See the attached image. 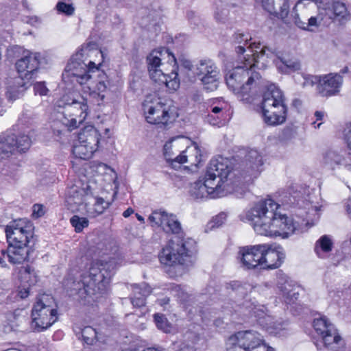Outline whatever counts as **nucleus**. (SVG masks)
I'll list each match as a JSON object with an SVG mask.
<instances>
[{
    "instance_id": "nucleus-1",
    "label": "nucleus",
    "mask_w": 351,
    "mask_h": 351,
    "mask_svg": "<svg viewBox=\"0 0 351 351\" xmlns=\"http://www.w3.org/2000/svg\"><path fill=\"white\" fill-rule=\"evenodd\" d=\"M279 209L280 205L271 199L261 200L247 212L246 219L258 234L287 239L297 228L293 220Z\"/></svg>"
},
{
    "instance_id": "nucleus-2",
    "label": "nucleus",
    "mask_w": 351,
    "mask_h": 351,
    "mask_svg": "<svg viewBox=\"0 0 351 351\" xmlns=\"http://www.w3.org/2000/svg\"><path fill=\"white\" fill-rule=\"evenodd\" d=\"M33 223L26 218L14 219L5 226V232L8 243L6 250H0V265L8 267L5 258L13 264L29 261L34 253Z\"/></svg>"
},
{
    "instance_id": "nucleus-3",
    "label": "nucleus",
    "mask_w": 351,
    "mask_h": 351,
    "mask_svg": "<svg viewBox=\"0 0 351 351\" xmlns=\"http://www.w3.org/2000/svg\"><path fill=\"white\" fill-rule=\"evenodd\" d=\"M88 47V45H82L71 58L62 73V79L83 85L92 78L93 74L97 73L98 82L95 88L89 93V98L95 105L100 106L104 102L109 82L106 73L99 69V66L101 64L97 66L93 61H89L88 64L84 62V51Z\"/></svg>"
},
{
    "instance_id": "nucleus-4",
    "label": "nucleus",
    "mask_w": 351,
    "mask_h": 351,
    "mask_svg": "<svg viewBox=\"0 0 351 351\" xmlns=\"http://www.w3.org/2000/svg\"><path fill=\"white\" fill-rule=\"evenodd\" d=\"M240 60L243 62L244 66H238L230 71L226 74V81L228 88L240 95L241 100L251 104L255 99L256 91L254 89L261 76L252 69L256 66L253 62L256 60L255 57L245 55L240 58Z\"/></svg>"
},
{
    "instance_id": "nucleus-5",
    "label": "nucleus",
    "mask_w": 351,
    "mask_h": 351,
    "mask_svg": "<svg viewBox=\"0 0 351 351\" xmlns=\"http://www.w3.org/2000/svg\"><path fill=\"white\" fill-rule=\"evenodd\" d=\"M195 244V241L191 238L173 237L158 254V259L164 265L177 267L182 276L193 264L191 257Z\"/></svg>"
},
{
    "instance_id": "nucleus-6",
    "label": "nucleus",
    "mask_w": 351,
    "mask_h": 351,
    "mask_svg": "<svg viewBox=\"0 0 351 351\" xmlns=\"http://www.w3.org/2000/svg\"><path fill=\"white\" fill-rule=\"evenodd\" d=\"M114 261H93L88 270L81 275L84 293L90 296L104 293L114 274Z\"/></svg>"
},
{
    "instance_id": "nucleus-7",
    "label": "nucleus",
    "mask_w": 351,
    "mask_h": 351,
    "mask_svg": "<svg viewBox=\"0 0 351 351\" xmlns=\"http://www.w3.org/2000/svg\"><path fill=\"white\" fill-rule=\"evenodd\" d=\"M261 110L263 120L269 125H277L286 121L287 107L282 92L275 85L270 84L263 95Z\"/></svg>"
},
{
    "instance_id": "nucleus-8",
    "label": "nucleus",
    "mask_w": 351,
    "mask_h": 351,
    "mask_svg": "<svg viewBox=\"0 0 351 351\" xmlns=\"http://www.w3.org/2000/svg\"><path fill=\"white\" fill-rule=\"evenodd\" d=\"M30 328L35 332L49 328L58 319L53 298L47 294L37 297L31 312Z\"/></svg>"
},
{
    "instance_id": "nucleus-9",
    "label": "nucleus",
    "mask_w": 351,
    "mask_h": 351,
    "mask_svg": "<svg viewBox=\"0 0 351 351\" xmlns=\"http://www.w3.org/2000/svg\"><path fill=\"white\" fill-rule=\"evenodd\" d=\"M237 173L230 166L227 158L219 157L210 160L206 169L205 176L208 178V182H212L223 189L226 194L230 191V186H238L239 180H234Z\"/></svg>"
},
{
    "instance_id": "nucleus-10",
    "label": "nucleus",
    "mask_w": 351,
    "mask_h": 351,
    "mask_svg": "<svg viewBox=\"0 0 351 351\" xmlns=\"http://www.w3.org/2000/svg\"><path fill=\"white\" fill-rule=\"evenodd\" d=\"M88 99L83 96L73 99L71 102L66 104L61 122L62 125L72 130L77 128L86 119L88 113Z\"/></svg>"
},
{
    "instance_id": "nucleus-11",
    "label": "nucleus",
    "mask_w": 351,
    "mask_h": 351,
    "mask_svg": "<svg viewBox=\"0 0 351 351\" xmlns=\"http://www.w3.org/2000/svg\"><path fill=\"white\" fill-rule=\"evenodd\" d=\"M313 328L320 335L324 346L331 351H339L344 346V341L335 326L325 317L315 319Z\"/></svg>"
},
{
    "instance_id": "nucleus-12",
    "label": "nucleus",
    "mask_w": 351,
    "mask_h": 351,
    "mask_svg": "<svg viewBox=\"0 0 351 351\" xmlns=\"http://www.w3.org/2000/svg\"><path fill=\"white\" fill-rule=\"evenodd\" d=\"M194 72L205 89L213 91L217 88L220 71L211 59L205 58L198 61L195 66Z\"/></svg>"
},
{
    "instance_id": "nucleus-13",
    "label": "nucleus",
    "mask_w": 351,
    "mask_h": 351,
    "mask_svg": "<svg viewBox=\"0 0 351 351\" xmlns=\"http://www.w3.org/2000/svg\"><path fill=\"white\" fill-rule=\"evenodd\" d=\"M205 176L192 183L189 187L190 197L195 201H202L208 198H217L226 195L223 189L212 182H208Z\"/></svg>"
},
{
    "instance_id": "nucleus-14",
    "label": "nucleus",
    "mask_w": 351,
    "mask_h": 351,
    "mask_svg": "<svg viewBox=\"0 0 351 351\" xmlns=\"http://www.w3.org/2000/svg\"><path fill=\"white\" fill-rule=\"evenodd\" d=\"M263 343L261 335L254 330L239 331L229 337L227 351H248Z\"/></svg>"
},
{
    "instance_id": "nucleus-15",
    "label": "nucleus",
    "mask_w": 351,
    "mask_h": 351,
    "mask_svg": "<svg viewBox=\"0 0 351 351\" xmlns=\"http://www.w3.org/2000/svg\"><path fill=\"white\" fill-rule=\"evenodd\" d=\"M315 2L320 10L319 14L328 17L333 22L344 24L350 19L346 5L342 2L324 3L323 0H315Z\"/></svg>"
},
{
    "instance_id": "nucleus-16",
    "label": "nucleus",
    "mask_w": 351,
    "mask_h": 351,
    "mask_svg": "<svg viewBox=\"0 0 351 351\" xmlns=\"http://www.w3.org/2000/svg\"><path fill=\"white\" fill-rule=\"evenodd\" d=\"M168 148L169 145L165 144L164 146V156L167 162L175 169H179L180 165L188 161L191 162V165H194L195 167H197L202 162V151L196 143H193V145L188 147L176 157H168Z\"/></svg>"
},
{
    "instance_id": "nucleus-17",
    "label": "nucleus",
    "mask_w": 351,
    "mask_h": 351,
    "mask_svg": "<svg viewBox=\"0 0 351 351\" xmlns=\"http://www.w3.org/2000/svg\"><path fill=\"white\" fill-rule=\"evenodd\" d=\"M41 63L40 53L27 51L25 55L16 62V68L19 76L29 81L36 77L38 69Z\"/></svg>"
},
{
    "instance_id": "nucleus-18",
    "label": "nucleus",
    "mask_w": 351,
    "mask_h": 351,
    "mask_svg": "<svg viewBox=\"0 0 351 351\" xmlns=\"http://www.w3.org/2000/svg\"><path fill=\"white\" fill-rule=\"evenodd\" d=\"M155 224L167 234L173 237H184L182 225L177 216L165 210H155Z\"/></svg>"
},
{
    "instance_id": "nucleus-19",
    "label": "nucleus",
    "mask_w": 351,
    "mask_h": 351,
    "mask_svg": "<svg viewBox=\"0 0 351 351\" xmlns=\"http://www.w3.org/2000/svg\"><path fill=\"white\" fill-rule=\"evenodd\" d=\"M264 250L260 245L239 247L238 258L245 269H252L261 265V253Z\"/></svg>"
},
{
    "instance_id": "nucleus-20",
    "label": "nucleus",
    "mask_w": 351,
    "mask_h": 351,
    "mask_svg": "<svg viewBox=\"0 0 351 351\" xmlns=\"http://www.w3.org/2000/svg\"><path fill=\"white\" fill-rule=\"evenodd\" d=\"M155 104V125H163L172 123L178 117L176 108L169 99L158 98Z\"/></svg>"
},
{
    "instance_id": "nucleus-21",
    "label": "nucleus",
    "mask_w": 351,
    "mask_h": 351,
    "mask_svg": "<svg viewBox=\"0 0 351 351\" xmlns=\"http://www.w3.org/2000/svg\"><path fill=\"white\" fill-rule=\"evenodd\" d=\"M33 122L34 121L30 117V115L27 112H23L18 120L17 126L19 127L21 130H25V128H30ZM31 132H32V130L29 129V130L27 131V134L23 133L18 136L15 135L16 141H14V151L17 150L19 152H25L29 149L32 143Z\"/></svg>"
},
{
    "instance_id": "nucleus-22",
    "label": "nucleus",
    "mask_w": 351,
    "mask_h": 351,
    "mask_svg": "<svg viewBox=\"0 0 351 351\" xmlns=\"http://www.w3.org/2000/svg\"><path fill=\"white\" fill-rule=\"evenodd\" d=\"M342 83V76L338 73H330L319 76L317 91L322 97L332 96L339 92Z\"/></svg>"
},
{
    "instance_id": "nucleus-23",
    "label": "nucleus",
    "mask_w": 351,
    "mask_h": 351,
    "mask_svg": "<svg viewBox=\"0 0 351 351\" xmlns=\"http://www.w3.org/2000/svg\"><path fill=\"white\" fill-rule=\"evenodd\" d=\"M261 247H264L261 253L263 254H261V268L265 269L278 268L285 258V254L282 252L272 249L267 244H261Z\"/></svg>"
},
{
    "instance_id": "nucleus-24",
    "label": "nucleus",
    "mask_w": 351,
    "mask_h": 351,
    "mask_svg": "<svg viewBox=\"0 0 351 351\" xmlns=\"http://www.w3.org/2000/svg\"><path fill=\"white\" fill-rule=\"evenodd\" d=\"M244 308L249 310V313L254 315L260 326L264 328L267 332L274 331L271 326L274 318L269 314V311L264 306H258L254 302L245 300L242 303Z\"/></svg>"
},
{
    "instance_id": "nucleus-25",
    "label": "nucleus",
    "mask_w": 351,
    "mask_h": 351,
    "mask_svg": "<svg viewBox=\"0 0 351 351\" xmlns=\"http://www.w3.org/2000/svg\"><path fill=\"white\" fill-rule=\"evenodd\" d=\"M30 86L29 81L19 76L6 80V95L10 100H16L23 95Z\"/></svg>"
},
{
    "instance_id": "nucleus-26",
    "label": "nucleus",
    "mask_w": 351,
    "mask_h": 351,
    "mask_svg": "<svg viewBox=\"0 0 351 351\" xmlns=\"http://www.w3.org/2000/svg\"><path fill=\"white\" fill-rule=\"evenodd\" d=\"M263 162L262 156L255 149L250 150L243 161V171L250 176L256 177L261 171Z\"/></svg>"
},
{
    "instance_id": "nucleus-27",
    "label": "nucleus",
    "mask_w": 351,
    "mask_h": 351,
    "mask_svg": "<svg viewBox=\"0 0 351 351\" xmlns=\"http://www.w3.org/2000/svg\"><path fill=\"white\" fill-rule=\"evenodd\" d=\"M90 191V186H86L85 189H80L77 186H72L70 187L66 193V202L68 205L72 206H80L86 200V195H88Z\"/></svg>"
},
{
    "instance_id": "nucleus-28",
    "label": "nucleus",
    "mask_w": 351,
    "mask_h": 351,
    "mask_svg": "<svg viewBox=\"0 0 351 351\" xmlns=\"http://www.w3.org/2000/svg\"><path fill=\"white\" fill-rule=\"evenodd\" d=\"M100 137L99 131L93 126L83 129L78 135L80 142L86 143L95 151L98 149Z\"/></svg>"
},
{
    "instance_id": "nucleus-29",
    "label": "nucleus",
    "mask_w": 351,
    "mask_h": 351,
    "mask_svg": "<svg viewBox=\"0 0 351 351\" xmlns=\"http://www.w3.org/2000/svg\"><path fill=\"white\" fill-rule=\"evenodd\" d=\"M19 279L23 287H32L38 282L39 276L34 267L27 265L19 269Z\"/></svg>"
},
{
    "instance_id": "nucleus-30",
    "label": "nucleus",
    "mask_w": 351,
    "mask_h": 351,
    "mask_svg": "<svg viewBox=\"0 0 351 351\" xmlns=\"http://www.w3.org/2000/svg\"><path fill=\"white\" fill-rule=\"evenodd\" d=\"M14 134L0 135V160L10 157L14 152Z\"/></svg>"
},
{
    "instance_id": "nucleus-31",
    "label": "nucleus",
    "mask_w": 351,
    "mask_h": 351,
    "mask_svg": "<svg viewBox=\"0 0 351 351\" xmlns=\"http://www.w3.org/2000/svg\"><path fill=\"white\" fill-rule=\"evenodd\" d=\"M333 247V242L329 235L322 236L316 242L314 251L320 258H326Z\"/></svg>"
},
{
    "instance_id": "nucleus-32",
    "label": "nucleus",
    "mask_w": 351,
    "mask_h": 351,
    "mask_svg": "<svg viewBox=\"0 0 351 351\" xmlns=\"http://www.w3.org/2000/svg\"><path fill=\"white\" fill-rule=\"evenodd\" d=\"M251 39L252 37L248 34H245L240 30H237L232 34L231 38L232 43L234 45H238L235 47V51L238 56H245V52H246L247 49L248 50L245 46Z\"/></svg>"
},
{
    "instance_id": "nucleus-33",
    "label": "nucleus",
    "mask_w": 351,
    "mask_h": 351,
    "mask_svg": "<svg viewBox=\"0 0 351 351\" xmlns=\"http://www.w3.org/2000/svg\"><path fill=\"white\" fill-rule=\"evenodd\" d=\"M133 296L131 298V302L135 307L143 306L145 304V298L149 295L150 290L145 285L143 288L139 285L133 287Z\"/></svg>"
},
{
    "instance_id": "nucleus-34",
    "label": "nucleus",
    "mask_w": 351,
    "mask_h": 351,
    "mask_svg": "<svg viewBox=\"0 0 351 351\" xmlns=\"http://www.w3.org/2000/svg\"><path fill=\"white\" fill-rule=\"evenodd\" d=\"M260 47H261V43H256V42L250 43V45L247 47L248 51H250V53H247V55H251L252 57L256 58V60L253 62H254L255 64L256 62H258V58H259V56L261 55L263 56V55L266 54V51H269V53H271L272 54H274L275 56H277V58L278 59H279V57L281 56L280 52L279 51H278L277 49L275 47L264 46L261 49V51L259 52H258L256 50L254 51V49H259Z\"/></svg>"
},
{
    "instance_id": "nucleus-35",
    "label": "nucleus",
    "mask_w": 351,
    "mask_h": 351,
    "mask_svg": "<svg viewBox=\"0 0 351 351\" xmlns=\"http://www.w3.org/2000/svg\"><path fill=\"white\" fill-rule=\"evenodd\" d=\"M324 163L334 169L337 165H347L346 158L336 151L328 150L324 154Z\"/></svg>"
},
{
    "instance_id": "nucleus-36",
    "label": "nucleus",
    "mask_w": 351,
    "mask_h": 351,
    "mask_svg": "<svg viewBox=\"0 0 351 351\" xmlns=\"http://www.w3.org/2000/svg\"><path fill=\"white\" fill-rule=\"evenodd\" d=\"M279 60L281 64L277 63V66L279 70L285 73H289L301 69V63L297 58L286 59L280 56L279 57Z\"/></svg>"
},
{
    "instance_id": "nucleus-37",
    "label": "nucleus",
    "mask_w": 351,
    "mask_h": 351,
    "mask_svg": "<svg viewBox=\"0 0 351 351\" xmlns=\"http://www.w3.org/2000/svg\"><path fill=\"white\" fill-rule=\"evenodd\" d=\"M95 151L88 146L86 143L80 142L77 143L73 147V155L78 158L88 160L90 158Z\"/></svg>"
},
{
    "instance_id": "nucleus-38",
    "label": "nucleus",
    "mask_w": 351,
    "mask_h": 351,
    "mask_svg": "<svg viewBox=\"0 0 351 351\" xmlns=\"http://www.w3.org/2000/svg\"><path fill=\"white\" fill-rule=\"evenodd\" d=\"M142 109L145 116V119L148 123L154 124V96L149 94L146 96L145 100L142 103Z\"/></svg>"
},
{
    "instance_id": "nucleus-39",
    "label": "nucleus",
    "mask_w": 351,
    "mask_h": 351,
    "mask_svg": "<svg viewBox=\"0 0 351 351\" xmlns=\"http://www.w3.org/2000/svg\"><path fill=\"white\" fill-rule=\"evenodd\" d=\"M110 202H106L102 197H97L93 207L88 208V214L91 217H95L102 214L110 207Z\"/></svg>"
},
{
    "instance_id": "nucleus-40",
    "label": "nucleus",
    "mask_w": 351,
    "mask_h": 351,
    "mask_svg": "<svg viewBox=\"0 0 351 351\" xmlns=\"http://www.w3.org/2000/svg\"><path fill=\"white\" fill-rule=\"evenodd\" d=\"M79 331L75 330L76 335L81 334L83 341L88 345H92L95 342L97 337V332L95 328L87 326L83 328H78Z\"/></svg>"
},
{
    "instance_id": "nucleus-41",
    "label": "nucleus",
    "mask_w": 351,
    "mask_h": 351,
    "mask_svg": "<svg viewBox=\"0 0 351 351\" xmlns=\"http://www.w3.org/2000/svg\"><path fill=\"white\" fill-rule=\"evenodd\" d=\"M155 324L157 328L165 333H170L173 330L172 324L162 314H155Z\"/></svg>"
},
{
    "instance_id": "nucleus-42",
    "label": "nucleus",
    "mask_w": 351,
    "mask_h": 351,
    "mask_svg": "<svg viewBox=\"0 0 351 351\" xmlns=\"http://www.w3.org/2000/svg\"><path fill=\"white\" fill-rule=\"evenodd\" d=\"M160 57L155 56V84H158V85L165 87L169 77L162 73L161 70L158 69L160 65Z\"/></svg>"
},
{
    "instance_id": "nucleus-43",
    "label": "nucleus",
    "mask_w": 351,
    "mask_h": 351,
    "mask_svg": "<svg viewBox=\"0 0 351 351\" xmlns=\"http://www.w3.org/2000/svg\"><path fill=\"white\" fill-rule=\"evenodd\" d=\"M70 223L75 228L76 232H81L89 224V221L86 217H80L77 215H73L70 219Z\"/></svg>"
},
{
    "instance_id": "nucleus-44",
    "label": "nucleus",
    "mask_w": 351,
    "mask_h": 351,
    "mask_svg": "<svg viewBox=\"0 0 351 351\" xmlns=\"http://www.w3.org/2000/svg\"><path fill=\"white\" fill-rule=\"evenodd\" d=\"M56 8L59 13L66 16H71L75 12V8L72 3H66L64 1H58Z\"/></svg>"
},
{
    "instance_id": "nucleus-45",
    "label": "nucleus",
    "mask_w": 351,
    "mask_h": 351,
    "mask_svg": "<svg viewBox=\"0 0 351 351\" xmlns=\"http://www.w3.org/2000/svg\"><path fill=\"white\" fill-rule=\"evenodd\" d=\"M279 3H281L280 7V12L277 14V17L282 19V21L286 23L289 24L288 21L287 20V17L289 11V5L288 3V0H277Z\"/></svg>"
},
{
    "instance_id": "nucleus-46",
    "label": "nucleus",
    "mask_w": 351,
    "mask_h": 351,
    "mask_svg": "<svg viewBox=\"0 0 351 351\" xmlns=\"http://www.w3.org/2000/svg\"><path fill=\"white\" fill-rule=\"evenodd\" d=\"M278 287L281 291L283 297L285 295L289 294V292H291L293 289H298L297 287L292 285L291 282L288 280H285L284 282L279 281L278 282Z\"/></svg>"
},
{
    "instance_id": "nucleus-47",
    "label": "nucleus",
    "mask_w": 351,
    "mask_h": 351,
    "mask_svg": "<svg viewBox=\"0 0 351 351\" xmlns=\"http://www.w3.org/2000/svg\"><path fill=\"white\" fill-rule=\"evenodd\" d=\"M303 82L301 83L303 87L313 86L315 84L319 83V76H314L310 75H302Z\"/></svg>"
},
{
    "instance_id": "nucleus-48",
    "label": "nucleus",
    "mask_w": 351,
    "mask_h": 351,
    "mask_svg": "<svg viewBox=\"0 0 351 351\" xmlns=\"http://www.w3.org/2000/svg\"><path fill=\"white\" fill-rule=\"evenodd\" d=\"M288 326V323L285 321H274L271 324L274 331H268V332L274 335L279 334L281 330H285Z\"/></svg>"
},
{
    "instance_id": "nucleus-49",
    "label": "nucleus",
    "mask_w": 351,
    "mask_h": 351,
    "mask_svg": "<svg viewBox=\"0 0 351 351\" xmlns=\"http://www.w3.org/2000/svg\"><path fill=\"white\" fill-rule=\"evenodd\" d=\"M262 6L268 12L277 16L279 12L276 11L275 0H261Z\"/></svg>"
},
{
    "instance_id": "nucleus-50",
    "label": "nucleus",
    "mask_w": 351,
    "mask_h": 351,
    "mask_svg": "<svg viewBox=\"0 0 351 351\" xmlns=\"http://www.w3.org/2000/svg\"><path fill=\"white\" fill-rule=\"evenodd\" d=\"M226 215L224 213H221L215 217L213 219V220L210 222V228H219L226 221Z\"/></svg>"
},
{
    "instance_id": "nucleus-51",
    "label": "nucleus",
    "mask_w": 351,
    "mask_h": 351,
    "mask_svg": "<svg viewBox=\"0 0 351 351\" xmlns=\"http://www.w3.org/2000/svg\"><path fill=\"white\" fill-rule=\"evenodd\" d=\"M34 90L36 95H40L41 96L47 95L49 89L47 88L45 82H36L34 84Z\"/></svg>"
},
{
    "instance_id": "nucleus-52",
    "label": "nucleus",
    "mask_w": 351,
    "mask_h": 351,
    "mask_svg": "<svg viewBox=\"0 0 351 351\" xmlns=\"http://www.w3.org/2000/svg\"><path fill=\"white\" fill-rule=\"evenodd\" d=\"M222 120H223V119L221 117V115H216L213 114H208L205 118V121L212 125H219L221 123Z\"/></svg>"
},
{
    "instance_id": "nucleus-53",
    "label": "nucleus",
    "mask_w": 351,
    "mask_h": 351,
    "mask_svg": "<svg viewBox=\"0 0 351 351\" xmlns=\"http://www.w3.org/2000/svg\"><path fill=\"white\" fill-rule=\"evenodd\" d=\"M299 297V292L298 289H293L291 292L290 291L289 294L285 295L283 298L287 304L294 303Z\"/></svg>"
},
{
    "instance_id": "nucleus-54",
    "label": "nucleus",
    "mask_w": 351,
    "mask_h": 351,
    "mask_svg": "<svg viewBox=\"0 0 351 351\" xmlns=\"http://www.w3.org/2000/svg\"><path fill=\"white\" fill-rule=\"evenodd\" d=\"M45 214L44 207L41 204H34L33 206L32 217L39 218Z\"/></svg>"
},
{
    "instance_id": "nucleus-55",
    "label": "nucleus",
    "mask_w": 351,
    "mask_h": 351,
    "mask_svg": "<svg viewBox=\"0 0 351 351\" xmlns=\"http://www.w3.org/2000/svg\"><path fill=\"white\" fill-rule=\"evenodd\" d=\"M148 71L151 79L154 77V51H152L147 57Z\"/></svg>"
},
{
    "instance_id": "nucleus-56",
    "label": "nucleus",
    "mask_w": 351,
    "mask_h": 351,
    "mask_svg": "<svg viewBox=\"0 0 351 351\" xmlns=\"http://www.w3.org/2000/svg\"><path fill=\"white\" fill-rule=\"evenodd\" d=\"M232 290L235 291L239 295H245V291L247 290V287L241 285L239 282H234L232 285H230Z\"/></svg>"
},
{
    "instance_id": "nucleus-57",
    "label": "nucleus",
    "mask_w": 351,
    "mask_h": 351,
    "mask_svg": "<svg viewBox=\"0 0 351 351\" xmlns=\"http://www.w3.org/2000/svg\"><path fill=\"white\" fill-rule=\"evenodd\" d=\"M223 110L224 106H223L222 105L220 106H213L211 107L210 112L213 113V114L221 115V117L224 119L226 117V114L225 112H223Z\"/></svg>"
},
{
    "instance_id": "nucleus-58",
    "label": "nucleus",
    "mask_w": 351,
    "mask_h": 351,
    "mask_svg": "<svg viewBox=\"0 0 351 351\" xmlns=\"http://www.w3.org/2000/svg\"><path fill=\"white\" fill-rule=\"evenodd\" d=\"M155 51L159 53L160 56L162 55H167L168 57L171 56L175 59L173 55L170 52L169 49L166 47H158L155 49Z\"/></svg>"
},
{
    "instance_id": "nucleus-59",
    "label": "nucleus",
    "mask_w": 351,
    "mask_h": 351,
    "mask_svg": "<svg viewBox=\"0 0 351 351\" xmlns=\"http://www.w3.org/2000/svg\"><path fill=\"white\" fill-rule=\"evenodd\" d=\"M179 86H180V84L177 80L168 79V82L166 84L165 87L168 88L170 90H176L177 88H179Z\"/></svg>"
},
{
    "instance_id": "nucleus-60",
    "label": "nucleus",
    "mask_w": 351,
    "mask_h": 351,
    "mask_svg": "<svg viewBox=\"0 0 351 351\" xmlns=\"http://www.w3.org/2000/svg\"><path fill=\"white\" fill-rule=\"evenodd\" d=\"M294 23L300 28L302 29H307V27H306V23L301 21L298 14H295L294 16Z\"/></svg>"
},
{
    "instance_id": "nucleus-61",
    "label": "nucleus",
    "mask_w": 351,
    "mask_h": 351,
    "mask_svg": "<svg viewBox=\"0 0 351 351\" xmlns=\"http://www.w3.org/2000/svg\"><path fill=\"white\" fill-rule=\"evenodd\" d=\"M317 27V19L316 17L312 16L310 19H308V23H306V27H307V29L308 31H312V29L310 28L311 27Z\"/></svg>"
},
{
    "instance_id": "nucleus-62",
    "label": "nucleus",
    "mask_w": 351,
    "mask_h": 351,
    "mask_svg": "<svg viewBox=\"0 0 351 351\" xmlns=\"http://www.w3.org/2000/svg\"><path fill=\"white\" fill-rule=\"evenodd\" d=\"M29 294V287L28 286V287H24V288L21 289L19 290V295L20 296L21 298H26Z\"/></svg>"
},
{
    "instance_id": "nucleus-63",
    "label": "nucleus",
    "mask_w": 351,
    "mask_h": 351,
    "mask_svg": "<svg viewBox=\"0 0 351 351\" xmlns=\"http://www.w3.org/2000/svg\"><path fill=\"white\" fill-rule=\"evenodd\" d=\"M181 65L189 71H191L193 68V64L189 60H182Z\"/></svg>"
},
{
    "instance_id": "nucleus-64",
    "label": "nucleus",
    "mask_w": 351,
    "mask_h": 351,
    "mask_svg": "<svg viewBox=\"0 0 351 351\" xmlns=\"http://www.w3.org/2000/svg\"><path fill=\"white\" fill-rule=\"evenodd\" d=\"M346 139L349 147L351 149V124L350 126L349 127L348 131L346 134Z\"/></svg>"
}]
</instances>
